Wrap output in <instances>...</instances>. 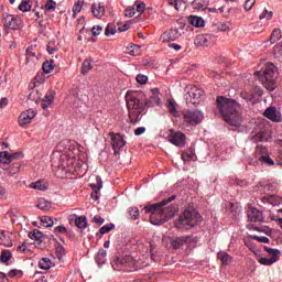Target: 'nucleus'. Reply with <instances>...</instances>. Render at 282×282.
Instances as JSON below:
<instances>
[{"instance_id":"nucleus-49","label":"nucleus","mask_w":282,"mask_h":282,"mask_svg":"<svg viewBox=\"0 0 282 282\" xmlns=\"http://www.w3.org/2000/svg\"><path fill=\"white\" fill-rule=\"evenodd\" d=\"M90 187L93 188V193H100V188H102V181L97 178V185L90 184Z\"/></svg>"},{"instance_id":"nucleus-11","label":"nucleus","mask_w":282,"mask_h":282,"mask_svg":"<svg viewBox=\"0 0 282 282\" xmlns=\"http://www.w3.org/2000/svg\"><path fill=\"white\" fill-rule=\"evenodd\" d=\"M169 142L174 144V147H185L186 145V134L181 131L175 132L174 130H170V134L167 135Z\"/></svg>"},{"instance_id":"nucleus-54","label":"nucleus","mask_w":282,"mask_h":282,"mask_svg":"<svg viewBox=\"0 0 282 282\" xmlns=\"http://www.w3.org/2000/svg\"><path fill=\"white\" fill-rule=\"evenodd\" d=\"M259 19H267V21H270V19H272V12L267 11V9H264L263 12L259 15Z\"/></svg>"},{"instance_id":"nucleus-64","label":"nucleus","mask_w":282,"mask_h":282,"mask_svg":"<svg viewBox=\"0 0 282 282\" xmlns=\"http://www.w3.org/2000/svg\"><path fill=\"white\" fill-rule=\"evenodd\" d=\"M147 132V128L144 127H139L134 130V135H142V133Z\"/></svg>"},{"instance_id":"nucleus-47","label":"nucleus","mask_w":282,"mask_h":282,"mask_svg":"<svg viewBox=\"0 0 282 282\" xmlns=\"http://www.w3.org/2000/svg\"><path fill=\"white\" fill-rule=\"evenodd\" d=\"M132 8H134V12L142 14L147 10V4L144 2H137Z\"/></svg>"},{"instance_id":"nucleus-16","label":"nucleus","mask_w":282,"mask_h":282,"mask_svg":"<svg viewBox=\"0 0 282 282\" xmlns=\"http://www.w3.org/2000/svg\"><path fill=\"white\" fill-rule=\"evenodd\" d=\"M264 118H268V120H271V122H281L282 117L281 112L276 110L275 107H268L263 112Z\"/></svg>"},{"instance_id":"nucleus-32","label":"nucleus","mask_w":282,"mask_h":282,"mask_svg":"<svg viewBox=\"0 0 282 282\" xmlns=\"http://www.w3.org/2000/svg\"><path fill=\"white\" fill-rule=\"evenodd\" d=\"M41 270H50L52 268V260L50 258H42L39 262Z\"/></svg>"},{"instance_id":"nucleus-2","label":"nucleus","mask_w":282,"mask_h":282,"mask_svg":"<svg viewBox=\"0 0 282 282\" xmlns=\"http://www.w3.org/2000/svg\"><path fill=\"white\" fill-rule=\"evenodd\" d=\"M241 107L234 99L219 96L216 99V110L230 127H241L243 117H241Z\"/></svg>"},{"instance_id":"nucleus-25","label":"nucleus","mask_w":282,"mask_h":282,"mask_svg":"<svg viewBox=\"0 0 282 282\" xmlns=\"http://www.w3.org/2000/svg\"><path fill=\"white\" fill-rule=\"evenodd\" d=\"M41 221L45 228H52L54 225L58 224V219L52 218L50 216H42Z\"/></svg>"},{"instance_id":"nucleus-48","label":"nucleus","mask_w":282,"mask_h":282,"mask_svg":"<svg viewBox=\"0 0 282 282\" xmlns=\"http://www.w3.org/2000/svg\"><path fill=\"white\" fill-rule=\"evenodd\" d=\"M55 251H56V254H57V259H63V257H65V247L62 246V245H57L55 247Z\"/></svg>"},{"instance_id":"nucleus-6","label":"nucleus","mask_w":282,"mask_h":282,"mask_svg":"<svg viewBox=\"0 0 282 282\" xmlns=\"http://www.w3.org/2000/svg\"><path fill=\"white\" fill-rule=\"evenodd\" d=\"M111 265L117 272H135L138 270V261L131 256L112 257Z\"/></svg>"},{"instance_id":"nucleus-8","label":"nucleus","mask_w":282,"mask_h":282,"mask_svg":"<svg viewBox=\"0 0 282 282\" xmlns=\"http://www.w3.org/2000/svg\"><path fill=\"white\" fill-rule=\"evenodd\" d=\"M265 252L270 254L271 258H260L258 262L261 265H272L273 263H276L279 259H281V251L278 249H272L270 247H264Z\"/></svg>"},{"instance_id":"nucleus-3","label":"nucleus","mask_w":282,"mask_h":282,"mask_svg":"<svg viewBox=\"0 0 282 282\" xmlns=\"http://www.w3.org/2000/svg\"><path fill=\"white\" fill-rule=\"evenodd\" d=\"M126 102L131 124L140 122L142 111L147 109V95L143 91H127Z\"/></svg>"},{"instance_id":"nucleus-5","label":"nucleus","mask_w":282,"mask_h":282,"mask_svg":"<svg viewBox=\"0 0 282 282\" xmlns=\"http://www.w3.org/2000/svg\"><path fill=\"white\" fill-rule=\"evenodd\" d=\"M256 76H258L265 89L274 91L276 78H279V68L272 63H267L261 70L256 72Z\"/></svg>"},{"instance_id":"nucleus-18","label":"nucleus","mask_w":282,"mask_h":282,"mask_svg":"<svg viewBox=\"0 0 282 282\" xmlns=\"http://www.w3.org/2000/svg\"><path fill=\"white\" fill-rule=\"evenodd\" d=\"M193 239V236H181L172 238L170 243L174 250H180V248H183L185 243H188Z\"/></svg>"},{"instance_id":"nucleus-40","label":"nucleus","mask_w":282,"mask_h":282,"mask_svg":"<svg viewBox=\"0 0 282 282\" xmlns=\"http://www.w3.org/2000/svg\"><path fill=\"white\" fill-rule=\"evenodd\" d=\"M18 9L21 12H30L32 9V6H30V0H22V2L19 4Z\"/></svg>"},{"instance_id":"nucleus-26","label":"nucleus","mask_w":282,"mask_h":282,"mask_svg":"<svg viewBox=\"0 0 282 282\" xmlns=\"http://www.w3.org/2000/svg\"><path fill=\"white\" fill-rule=\"evenodd\" d=\"M95 260L99 265H105V263H107V250L99 249Z\"/></svg>"},{"instance_id":"nucleus-63","label":"nucleus","mask_w":282,"mask_h":282,"mask_svg":"<svg viewBox=\"0 0 282 282\" xmlns=\"http://www.w3.org/2000/svg\"><path fill=\"white\" fill-rule=\"evenodd\" d=\"M218 12H220V14H224V12H225V14H229V13H230V7H228V6H223V7H220V8L218 9Z\"/></svg>"},{"instance_id":"nucleus-58","label":"nucleus","mask_w":282,"mask_h":282,"mask_svg":"<svg viewBox=\"0 0 282 282\" xmlns=\"http://www.w3.org/2000/svg\"><path fill=\"white\" fill-rule=\"evenodd\" d=\"M217 28L220 32H228L230 30V26L226 22L218 23Z\"/></svg>"},{"instance_id":"nucleus-51","label":"nucleus","mask_w":282,"mask_h":282,"mask_svg":"<svg viewBox=\"0 0 282 282\" xmlns=\"http://www.w3.org/2000/svg\"><path fill=\"white\" fill-rule=\"evenodd\" d=\"M101 33H102V26L95 25V26L91 28L93 36H100Z\"/></svg>"},{"instance_id":"nucleus-9","label":"nucleus","mask_w":282,"mask_h":282,"mask_svg":"<svg viewBox=\"0 0 282 282\" xmlns=\"http://www.w3.org/2000/svg\"><path fill=\"white\" fill-rule=\"evenodd\" d=\"M109 137L111 140L113 154L118 155L120 153V150L124 149V147L127 145V141H124V138L121 137L120 133L110 132Z\"/></svg>"},{"instance_id":"nucleus-41","label":"nucleus","mask_w":282,"mask_h":282,"mask_svg":"<svg viewBox=\"0 0 282 282\" xmlns=\"http://www.w3.org/2000/svg\"><path fill=\"white\" fill-rule=\"evenodd\" d=\"M29 237L33 240V241H43V232L39 231V230H34L33 232L29 234Z\"/></svg>"},{"instance_id":"nucleus-37","label":"nucleus","mask_w":282,"mask_h":282,"mask_svg":"<svg viewBox=\"0 0 282 282\" xmlns=\"http://www.w3.org/2000/svg\"><path fill=\"white\" fill-rule=\"evenodd\" d=\"M194 10H206V0H194L192 3Z\"/></svg>"},{"instance_id":"nucleus-22","label":"nucleus","mask_w":282,"mask_h":282,"mask_svg":"<svg viewBox=\"0 0 282 282\" xmlns=\"http://www.w3.org/2000/svg\"><path fill=\"white\" fill-rule=\"evenodd\" d=\"M54 96H56V91L48 90L44 98L42 99V109H47L52 102H54Z\"/></svg>"},{"instance_id":"nucleus-39","label":"nucleus","mask_w":282,"mask_h":282,"mask_svg":"<svg viewBox=\"0 0 282 282\" xmlns=\"http://www.w3.org/2000/svg\"><path fill=\"white\" fill-rule=\"evenodd\" d=\"M75 226L77 228H87V218L85 216H79L75 219Z\"/></svg>"},{"instance_id":"nucleus-30","label":"nucleus","mask_w":282,"mask_h":282,"mask_svg":"<svg viewBox=\"0 0 282 282\" xmlns=\"http://www.w3.org/2000/svg\"><path fill=\"white\" fill-rule=\"evenodd\" d=\"M44 74H52L54 72V59L46 61L42 64Z\"/></svg>"},{"instance_id":"nucleus-42","label":"nucleus","mask_w":282,"mask_h":282,"mask_svg":"<svg viewBox=\"0 0 282 282\" xmlns=\"http://www.w3.org/2000/svg\"><path fill=\"white\" fill-rule=\"evenodd\" d=\"M259 162H262V164H267L268 166H274V160L268 155H261Z\"/></svg>"},{"instance_id":"nucleus-7","label":"nucleus","mask_w":282,"mask_h":282,"mask_svg":"<svg viewBox=\"0 0 282 282\" xmlns=\"http://www.w3.org/2000/svg\"><path fill=\"white\" fill-rule=\"evenodd\" d=\"M2 23L9 30H20L23 25V20L19 15L7 14L3 15Z\"/></svg>"},{"instance_id":"nucleus-23","label":"nucleus","mask_w":282,"mask_h":282,"mask_svg":"<svg viewBox=\"0 0 282 282\" xmlns=\"http://www.w3.org/2000/svg\"><path fill=\"white\" fill-rule=\"evenodd\" d=\"M262 202L264 204H271V206H279L282 204V198L276 195H269V196H263Z\"/></svg>"},{"instance_id":"nucleus-4","label":"nucleus","mask_w":282,"mask_h":282,"mask_svg":"<svg viewBox=\"0 0 282 282\" xmlns=\"http://www.w3.org/2000/svg\"><path fill=\"white\" fill-rule=\"evenodd\" d=\"M197 224H202L199 212L193 206H187L183 215L175 221V228H177V230H191V228H195Z\"/></svg>"},{"instance_id":"nucleus-59","label":"nucleus","mask_w":282,"mask_h":282,"mask_svg":"<svg viewBox=\"0 0 282 282\" xmlns=\"http://www.w3.org/2000/svg\"><path fill=\"white\" fill-rule=\"evenodd\" d=\"M94 224H98L99 226H102V224H105V218H102V216L100 215H96L93 218Z\"/></svg>"},{"instance_id":"nucleus-12","label":"nucleus","mask_w":282,"mask_h":282,"mask_svg":"<svg viewBox=\"0 0 282 282\" xmlns=\"http://www.w3.org/2000/svg\"><path fill=\"white\" fill-rule=\"evenodd\" d=\"M187 96L188 97H186V100H189L191 105H199L205 98L204 90L197 87H193L187 93Z\"/></svg>"},{"instance_id":"nucleus-44","label":"nucleus","mask_w":282,"mask_h":282,"mask_svg":"<svg viewBox=\"0 0 282 282\" xmlns=\"http://www.w3.org/2000/svg\"><path fill=\"white\" fill-rule=\"evenodd\" d=\"M89 69H91V59H85L82 64V74H88Z\"/></svg>"},{"instance_id":"nucleus-55","label":"nucleus","mask_w":282,"mask_h":282,"mask_svg":"<svg viewBox=\"0 0 282 282\" xmlns=\"http://www.w3.org/2000/svg\"><path fill=\"white\" fill-rule=\"evenodd\" d=\"M194 156H195V154H193V152H191V153L184 152L182 154V161L183 162H191V160H193Z\"/></svg>"},{"instance_id":"nucleus-53","label":"nucleus","mask_w":282,"mask_h":282,"mask_svg":"<svg viewBox=\"0 0 282 282\" xmlns=\"http://www.w3.org/2000/svg\"><path fill=\"white\" fill-rule=\"evenodd\" d=\"M252 239H254V241H259L260 243H270V238L265 236H252Z\"/></svg>"},{"instance_id":"nucleus-10","label":"nucleus","mask_w":282,"mask_h":282,"mask_svg":"<svg viewBox=\"0 0 282 282\" xmlns=\"http://www.w3.org/2000/svg\"><path fill=\"white\" fill-rule=\"evenodd\" d=\"M184 121L187 122V124H199L202 120H204V113L199 110H187L183 115Z\"/></svg>"},{"instance_id":"nucleus-14","label":"nucleus","mask_w":282,"mask_h":282,"mask_svg":"<svg viewBox=\"0 0 282 282\" xmlns=\"http://www.w3.org/2000/svg\"><path fill=\"white\" fill-rule=\"evenodd\" d=\"M22 158V152H15L12 154H10L8 151L0 152V164H11V162H15V160H21Z\"/></svg>"},{"instance_id":"nucleus-28","label":"nucleus","mask_w":282,"mask_h":282,"mask_svg":"<svg viewBox=\"0 0 282 282\" xmlns=\"http://www.w3.org/2000/svg\"><path fill=\"white\" fill-rule=\"evenodd\" d=\"M217 259H219V261H221L223 265H228V263H230V261H232V256L228 254L225 251H220L217 253Z\"/></svg>"},{"instance_id":"nucleus-50","label":"nucleus","mask_w":282,"mask_h":282,"mask_svg":"<svg viewBox=\"0 0 282 282\" xmlns=\"http://www.w3.org/2000/svg\"><path fill=\"white\" fill-rule=\"evenodd\" d=\"M54 235H67V228H65L63 225H59L54 228Z\"/></svg>"},{"instance_id":"nucleus-13","label":"nucleus","mask_w":282,"mask_h":282,"mask_svg":"<svg viewBox=\"0 0 282 282\" xmlns=\"http://www.w3.org/2000/svg\"><path fill=\"white\" fill-rule=\"evenodd\" d=\"M216 40L217 37L213 34H199L194 40V43L197 47H208V45H213Z\"/></svg>"},{"instance_id":"nucleus-29","label":"nucleus","mask_w":282,"mask_h":282,"mask_svg":"<svg viewBox=\"0 0 282 282\" xmlns=\"http://www.w3.org/2000/svg\"><path fill=\"white\" fill-rule=\"evenodd\" d=\"M176 102H175V100H173V99H170L169 101H167V109H169V112L172 115V116H174V118H177V116H178V113L180 112H177V107H176Z\"/></svg>"},{"instance_id":"nucleus-33","label":"nucleus","mask_w":282,"mask_h":282,"mask_svg":"<svg viewBox=\"0 0 282 282\" xmlns=\"http://www.w3.org/2000/svg\"><path fill=\"white\" fill-rule=\"evenodd\" d=\"M270 43L274 44L278 41H281V29H274L269 39Z\"/></svg>"},{"instance_id":"nucleus-45","label":"nucleus","mask_w":282,"mask_h":282,"mask_svg":"<svg viewBox=\"0 0 282 282\" xmlns=\"http://www.w3.org/2000/svg\"><path fill=\"white\" fill-rule=\"evenodd\" d=\"M128 54L130 56H139L140 54V46L139 45H131L130 47H128Z\"/></svg>"},{"instance_id":"nucleus-61","label":"nucleus","mask_w":282,"mask_h":282,"mask_svg":"<svg viewBox=\"0 0 282 282\" xmlns=\"http://www.w3.org/2000/svg\"><path fill=\"white\" fill-rule=\"evenodd\" d=\"M241 98H243V100H247V102H250V100H252L254 98V95H252L250 93H242Z\"/></svg>"},{"instance_id":"nucleus-38","label":"nucleus","mask_w":282,"mask_h":282,"mask_svg":"<svg viewBox=\"0 0 282 282\" xmlns=\"http://www.w3.org/2000/svg\"><path fill=\"white\" fill-rule=\"evenodd\" d=\"M42 10H46L47 12H54L56 10V1L47 0Z\"/></svg>"},{"instance_id":"nucleus-20","label":"nucleus","mask_w":282,"mask_h":282,"mask_svg":"<svg viewBox=\"0 0 282 282\" xmlns=\"http://www.w3.org/2000/svg\"><path fill=\"white\" fill-rule=\"evenodd\" d=\"M105 12V2H94L91 4V13L96 19H102Z\"/></svg>"},{"instance_id":"nucleus-56","label":"nucleus","mask_w":282,"mask_h":282,"mask_svg":"<svg viewBox=\"0 0 282 282\" xmlns=\"http://www.w3.org/2000/svg\"><path fill=\"white\" fill-rule=\"evenodd\" d=\"M80 10H83V1L78 0L74 7H73V12L75 14H78V12H80Z\"/></svg>"},{"instance_id":"nucleus-21","label":"nucleus","mask_w":282,"mask_h":282,"mask_svg":"<svg viewBox=\"0 0 282 282\" xmlns=\"http://www.w3.org/2000/svg\"><path fill=\"white\" fill-rule=\"evenodd\" d=\"M160 105V90L158 88L152 89L150 99H147V107H158Z\"/></svg>"},{"instance_id":"nucleus-19","label":"nucleus","mask_w":282,"mask_h":282,"mask_svg":"<svg viewBox=\"0 0 282 282\" xmlns=\"http://www.w3.org/2000/svg\"><path fill=\"white\" fill-rule=\"evenodd\" d=\"M180 36H182V31L174 28L169 31H165L162 34V40L164 41V43H169V41H177V39H180Z\"/></svg>"},{"instance_id":"nucleus-60","label":"nucleus","mask_w":282,"mask_h":282,"mask_svg":"<svg viewBox=\"0 0 282 282\" xmlns=\"http://www.w3.org/2000/svg\"><path fill=\"white\" fill-rule=\"evenodd\" d=\"M126 17H135V7H129L126 9Z\"/></svg>"},{"instance_id":"nucleus-62","label":"nucleus","mask_w":282,"mask_h":282,"mask_svg":"<svg viewBox=\"0 0 282 282\" xmlns=\"http://www.w3.org/2000/svg\"><path fill=\"white\" fill-rule=\"evenodd\" d=\"M20 169H21L20 163H13V166L10 169V173H12V175H14V173H19Z\"/></svg>"},{"instance_id":"nucleus-36","label":"nucleus","mask_w":282,"mask_h":282,"mask_svg":"<svg viewBox=\"0 0 282 282\" xmlns=\"http://www.w3.org/2000/svg\"><path fill=\"white\" fill-rule=\"evenodd\" d=\"M30 187L34 188L35 191H47V185H45L43 181L31 183Z\"/></svg>"},{"instance_id":"nucleus-17","label":"nucleus","mask_w":282,"mask_h":282,"mask_svg":"<svg viewBox=\"0 0 282 282\" xmlns=\"http://www.w3.org/2000/svg\"><path fill=\"white\" fill-rule=\"evenodd\" d=\"M35 117L36 112L33 109H29L22 112L19 117L20 127H25V124H30Z\"/></svg>"},{"instance_id":"nucleus-1","label":"nucleus","mask_w":282,"mask_h":282,"mask_svg":"<svg viewBox=\"0 0 282 282\" xmlns=\"http://www.w3.org/2000/svg\"><path fill=\"white\" fill-rule=\"evenodd\" d=\"M177 196L172 195L167 199H163L161 203L148 205L143 208L144 213L150 214V224L153 226H162V224H166L169 219H173L175 217V213H177V205L167 206L171 202H175Z\"/></svg>"},{"instance_id":"nucleus-43","label":"nucleus","mask_w":282,"mask_h":282,"mask_svg":"<svg viewBox=\"0 0 282 282\" xmlns=\"http://www.w3.org/2000/svg\"><path fill=\"white\" fill-rule=\"evenodd\" d=\"M116 32H117L116 24L109 23L106 26V30H105L106 36H113V34H116Z\"/></svg>"},{"instance_id":"nucleus-35","label":"nucleus","mask_w":282,"mask_h":282,"mask_svg":"<svg viewBox=\"0 0 282 282\" xmlns=\"http://www.w3.org/2000/svg\"><path fill=\"white\" fill-rule=\"evenodd\" d=\"M128 214H129L130 219L135 221V219H138V217H140V209L138 207H129Z\"/></svg>"},{"instance_id":"nucleus-46","label":"nucleus","mask_w":282,"mask_h":282,"mask_svg":"<svg viewBox=\"0 0 282 282\" xmlns=\"http://www.w3.org/2000/svg\"><path fill=\"white\" fill-rule=\"evenodd\" d=\"M115 228H116V225L107 224L99 229V232L100 235H107V232H111V230H113Z\"/></svg>"},{"instance_id":"nucleus-52","label":"nucleus","mask_w":282,"mask_h":282,"mask_svg":"<svg viewBox=\"0 0 282 282\" xmlns=\"http://www.w3.org/2000/svg\"><path fill=\"white\" fill-rule=\"evenodd\" d=\"M148 80H149V77H147V75H142V74L137 75V83H139V85H147Z\"/></svg>"},{"instance_id":"nucleus-15","label":"nucleus","mask_w":282,"mask_h":282,"mask_svg":"<svg viewBox=\"0 0 282 282\" xmlns=\"http://www.w3.org/2000/svg\"><path fill=\"white\" fill-rule=\"evenodd\" d=\"M247 217L249 221L253 223H263L265 221V216H263V212L254 208V207H249L247 210Z\"/></svg>"},{"instance_id":"nucleus-24","label":"nucleus","mask_w":282,"mask_h":282,"mask_svg":"<svg viewBox=\"0 0 282 282\" xmlns=\"http://www.w3.org/2000/svg\"><path fill=\"white\" fill-rule=\"evenodd\" d=\"M270 134L268 131H259L252 137L253 142H268Z\"/></svg>"},{"instance_id":"nucleus-31","label":"nucleus","mask_w":282,"mask_h":282,"mask_svg":"<svg viewBox=\"0 0 282 282\" xmlns=\"http://www.w3.org/2000/svg\"><path fill=\"white\" fill-rule=\"evenodd\" d=\"M37 208H40V210H45V212L50 210V208H52V203H50L45 198H40L37 200Z\"/></svg>"},{"instance_id":"nucleus-57","label":"nucleus","mask_w":282,"mask_h":282,"mask_svg":"<svg viewBox=\"0 0 282 282\" xmlns=\"http://www.w3.org/2000/svg\"><path fill=\"white\" fill-rule=\"evenodd\" d=\"M254 3H257V0H247L245 2V10L249 12V10H252V8L254 7Z\"/></svg>"},{"instance_id":"nucleus-27","label":"nucleus","mask_w":282,"mask_h":282,"mask_svg":"<svg viewBox=\"0 0 282 282\" xmlns=\"http://www.w3.org/2000/svg\"><path fill=\"white\" fill-rule=\"evenodd\" d=\"M188 21H189L191 25H194V28H204V25H205L204 19H202L200 17H197V15H191L188 18Z\"/></svg>"},{"instance_id":"nucleus-34","label":"nucleus","mask_w":282,"mask_h":282,"mask_svg":"<svg viewBox=\"0 0 282 282\" xmlns=\"http://www.w3.org/2000/svg\"><path fill=\"white\" fill-rule=\"evenodd\" d=\"M10 259H12V252L8 249L2 250L1 254H0L1 263H8V261H10Z\"/></svg>"}]
</instances>
